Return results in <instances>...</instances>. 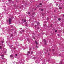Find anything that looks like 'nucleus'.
Wrapping results in <instances>:
<instances>
[{
	"label": "nucleus",
	"instance_id": "nucleus-1",
	"mask_svg": "<svg viewBox=\"0 0 64 64\" xmlns=\"http://www.w3.org/2000/svg\"><path fill=\"white\" fill-rule=\"evenodd\" d=\"M9 24H10L11 23V22L12 21V19L10 18H9Z\"/></svg>",
	"mask_w": 64,
	"mask_h": 64
},
{
	"label": "nucleus",
	"instance_id": "nucleus-2",
	"mask_svg": "<svg viewBox=\"0 0 64 64\" xmlns=\"http://www.w3.org/2000/svg\"><path fill=\"white\" fill-rule=\"evenodd\" d=\"M44 42L45 45H46V44H47V42H46V40H45V39L44 40Z\"/></svg>",
	"mask_w": 64,
	"mask_h": 64
},
{
	"label": "nucleus",
	"instance_id": "nucleus-3",
	"mask_svg": "<svg viewBox=\"0 0 64 64\" xmlns=\"http://www.w3.org/2000/svg\"><path fill=\"white\" fill-rule=\"evenodd\" d=\"M35 42H36V45H38V42H36V41H35Z\"/></svg>",
	"mask_w": 64,
	"mask_h": 64
},
{
	"label": "nucleus",
	"instance_id": "nucleus-4",
	"mask_svg": "<svg viewBox=\"0 0 64 64\" xmlns=\"http://www.w3.org/2000/svg\"><path fill=\"white\" fill-rule=\"evenodd\" d=\"M6 52H7V49H6L5 50V51L4 52V53H5V54L6 53Z\"/></svg>",
	"mask_w": 64,
	"mask_h": 64
},
{
	"label": "nucleus",
	"instance_id": "nucleus-5",
	"mask_svg": "<svg viewBox=\"0 0 64 64\" xmlns=\"http://www.w3.org/2000/svg\"><path fill=\"white\" fill-rule=\"evenodd\" d=\"M60 64H62V61L61 60L60 61Z\"/></svg>",
	"mask_w": 64,
	"mask_h": 64
},
{
	"label": "nucleus",
	"instance_id": "nucleus-6",
	"mask_svg": "<svg viewBox=\"0 0 64 64\" xmlns=\"http://www.w3.org/2000/svg\"><path fill=\"white\" fill-rule=\"evenodd\" d=\"M10 58H12L13 57V55H11L10 56Z\"/></svg>",
	"mask_w": 64,
	"mask_h": 64
},
{
	"label": "nucleus",
	"instance_id": "nucleus-7",
	"mask_svg": "<svg viewBox=\"0 0 64 64\" xmlns=\"http://www.w3.org/2000/svg\"><path fill=\"white\" fill-rule=\"evenodd\" d=\"M32 37H33V38L34 39H36V38H35V37L34 36H32Z\"/></svg>",
	"mask_w": 64,
	"mask_h": 64
},
{
	"label": "nucleus",
	"instance_id": "nucleus-8",
	"mask_svg": "<svg viewBox=\"0 0 64 64\" xmlns=\"http://www.w3.org/2000/svg\"><path fill=\"white\" fill-rule=\"evenodd\" d=\"M63 54H61V55H60V54H59V56H61V57H62V56H63Z\"/></svg>",
	"mask_w": 64,
	"mask_h": 64
},
{
	"label": "nucleus",
	"instance_id": "nucleus-9",
	"mask_svg": "<svg viewBox=\"0 0 64 64\" xmlns=\"http://www.w3.org/2000/svg\"><path fill=\"white\" fill-rule=\"evenodd\" d=\"M10 35L11 36H10V37H12V36H13V34H10Z\"/></svg>",
	"mask_w": 64,
	"mask_h": 64
},
{
	"label": "nucleus",
	"instance_id": "nucleus-10",
	"mask_svg": "<svg viewBox=\"0 0 64 64\" xmlns=\"http://www.w3.org/2000/svg\"><path fill=\"white\" fill-rule=\"evenodd\" d=\"M36 63H38V62L37 61V60H36Z\"/></svg>",
	"mask_w": 64,
	"mask_h": 64
},
{
	"label": "nucleus",
	"instance_id": "nucleus-11",
	"mask_svg": "<svg viewBox=\"0 0 64 64\" xmlns=\"http://www.w3.org/2000/svg\"><path fill=\"white\" fill-rule=\"evenodd\" d=\"M58 20L59 21H60V20H61V19L60 18H59L58 19Z\"/></svg>",
	"mask_w": 64,
	"mask_h": 64
},
{
	"label": "nucleus",
	"instance_id": "nucleus-12",
	"mask_svg": "<svg viewBox=\"0 0 64 64\" xmlns=\"http://www.w3.org/2000/svg\"><path fill=\"white\" fill-rule=\"evenodd\" d=\"M59 9H62V8H61V7H60L59 8Z\"/></svg>",
	"mask_w": 64,
	"mask_h": 64
},
{
	"label": "nucleus",
	"instance_id": "nucleus-13",
	"mask_svg": "<svg viewBox=\"0 0 64 64\" xmlns=\"http://www.w3.org/2000/svg\"><path fill=\"white\" fill-rule=\"evenodd\" d=\"M28 54H30V51H28Z\"/></svg>",
	"mask_w": 64,
	"mask_h": 64
},
{
	"label": "nucleus",
	"instance_id": "nucleus-14",
	"mask_svg": "<svg viewBox=\"0 0 64 64\" xmlns=\"http://www.w3.org/2000/svg\"><path fill=\"white\" fill-rule=\"evenodd\" d=\"M11 0H8V2H10Z\"/></svg>",
	"mask_w": 64,
	"mask_h": 64
},
{
	"label": "nucleus",
	"instance_id": "nucleus-15",
	"mask_svg": "<svg viewBox=\"0 0 64 64\" xmlns=\"http://www.w3.org/2000/svg\"><path fill=\"white\" fill-rule=\"evenodd\" d=\"M41 11H43V9H41Z\"/></svg>",
	"mask_w": 64,
	"mask_h": 64
},
{
	"label": "nucleus",
	"instance_id": "nucleus-16",
	"mask_svg": "<svg viewBox=\"0 0 64 64\" xmlns=\"http://www.w3.org/2000/svg\"><path fill=\"white\" fill-rule=\"evenodd\" d=\"M1 56L2 57H4V55H2Z\"/></svg>",
	"mask_w": 64,
	"mask_h": 64
},
{
	"label": "nucleus",
	"instance_id": "nucleus-17",
	"mask_svg": "<svg viewBox=\"0 0 64 64\" xmlns=\"http://www.w3.org/2000/svg\"><path fill=\"white\" fill-rule=\"evenodd\" d=\"M46 50V49L45 48L44 49V51H45Z\"/></svg>",
	"mask_w": 64,
	"mask_h": 64
},
{
	"label": "nucleus",
	"instance_id": "nucleus-18",
	"mask_svg": "<svg viewBox=\"0 0 64 64\" xmlns=\"http://www.w3.org/2000/svg\"><path fill=\"white\" fill-rule=\"evenodd\" d=\"M2 48V46H0V49H1Z\"/></svg>",
	"mask_w": 64,
	"mask_h": 64
},
{
	"label": "nucleus",
	"instance_id": "nucleus-19",
	"mask_svg": "<svg viewBox=\"0 0 64 64\" xmlns=\"http://www.w3.org/2000/svg\"><path fill=\"white\" fill-rule=\"evenodd\" d=\"M39 4L40 5H42V4L41 3H40Z\"/></svg>",
	"mask_w": 64,
	"mask_h": 64
},
{
	"label": "nucleus",
	"instance_id": "nucleus-20",
	"mask_svg": "<svg viewBox=\"0 0 64 64\" xmlns=\"http://www.w3.org/2000/svg\"><path fill=\"white\" fill-rule=\"evenodd\" d=\"M37 24H38V25H39V24H40V23L39 22H38L37 23Z\"/></svg>",
	"mask_w": 64,
	"mask_h": 64
},
{
	"label": "nucleus",
	"instance_id": "nucleus-21",
	"mask_svg": "<svg viewBox=\"0 0 64 64\" xmlns=\"http://www.w3.org/2000/svg\"><path fill=\"white\" fill-rule=\"evenodd\" d=\"M50 27H52V24H51V25H50Z\"/></svg>",
	"mask_w": 64,
	"mask_h": 64
},
{
	"label": "nucleus",
	"instance_id": "nucleus-22",
	"mask_svg": "<svg viewBox=\"0 0 64 64\" xmlns=\"http://www.w3.org/2000/svg\"><path fill=\"white\" fill-rule=\"evenodd\" d=\"M33 52H31V54H32L33 53Z\"/></svg>",
	"mask_w": 64,
	"mask_h": 64
},
{
	"label": "nucleus",
	"instance_id": "nucleus-23",
	"mask_svg": "<svg viewBox=\"0 0 64 64\" xmlns=\"http://www.w3.org/2000/svg\"><path fill=\"white\" fill-rule=\"evenodd\" d=\"M15 55H16V56H17L18 55V54H15Z\"/></svg>",
	"mask_w": 64,
	"mask_h": 64
},
{
	"label": "nucleus",
	"instance_id": "nucleus-24",
	"mask_svg": "<svg viewBox=\"0 0 64 64\" xmlns=\"http://www.w3.org/2000/svg\"><path fill=\"white\" fill-rule=\"evenodd\" d=\"M10 48H12V46H10Z\"/></svg>",
	"mask_w": 64,
	"mask_h": 64
},
{
	"label": "nucleus",
	"instance_id": "nucleus-25",
	"mask_svg": "<svg viewBox=\"0 0 64 64\" xmlns=\"http://www.w3.org/2000/svg\"><path fill=\"white\" fill-rule=\"evenodd\" d=\"M13 26H11V27H12V28H13Z\"/></svg>",
	"mask_w": 64,
	"mask_h": 64
},
{
	"label": "nucleus",
	"instance_id": "nucleus-26",
	"mask_svg": "<svg viewBox=\"0 0 64 64\" xmlns=\"http://www.w3.org/2000/svg\"><path fill=\"white\" fill-rule=\"evenodd\" d=\"M54 49H52V51H54Z\"/></svg>",
	"mask_w": 64,
	"mask_h": 64
},
{
	"label": "nucleus",
	"instance_id": "nucleus-27",
	"mask_svg": "<svg viewBox=\"0 0 64 64\" xmlns=\"http://www.w3.org/2000/svg\"><path fill=\"white\" fill-rule=\"evenodd\" d=\"M48 50H46V52H48Z\"/></svg>",
	"mask_w": 64,
	"mask_h": 64
},
{
	"label": "nucleus",
	"instance_id": "nucleus-28",
	"mask_svg": "<svg viewBox=\"0 0 64 64\" xmlns=\"http://www.w3.org/2000/svg\"><path fill=\"white\" fill-rule=\"evenodd\" d=\"M28 14H30V12H29L28 13Z\"/></svg>",
	"mask_w": 64,
	"mask_h": 64
},
{
	"label": "nucleus",
	"instance_id": "nucleus-29",
	"mask_svg": "<svg viewBox=\"0 0 64 64\" xmlns=\"http://www.w3.org/2000/svg\"><path fill=\"white\" fill-rule=\"evenodd\" d=\"M49 51H51V49H49Z\"/></svg>",
	"mask_w": 64,
	"mask_h": 64
},
{
	"label": "nucleus",
	"instance_id": "nucleus-30",
	"mask_svg": "<svg viewBox=\"0 0 64 64\" xmlns=\"http://www.w3.org/2000/svg\"><path fill=\"white\" fill-rule=\"evenodd\" d=\"M60 35L59 34H58V36H59Z\"/></svg>",
	"mask_w": 64,
	"mask_h": 64
},
{
	"label": "nucleus",
	"instance_id": "nucleus-31",
	"mask_svg": "<svg viewBox=\"0 0 64 64\" xmlns=\"http://www.w3.org/2000/svg\"><path fill=\"white\" fill-rule=\"evenodd\" d=\"M57 30H56L55 31V32H57Z\"/></svg>",
	"mask_w": 64,
	"mask_h": 64
},
{
	"label": "nucleus",
	"instance_id": "nucleus-32",
	"mask_svg": "<svg viewBox=\"0 0 64 64\" xmlns=\"http://www.w3.org/2000/svg\"><path fill=\"white\" fill-rule=\"evenodd\" d=\"M23 32H24V30H23L22 31Z\"/></svg>",
	"mask_w": 64,
	"mask_h": 64
},
{
	"label": "nucleus",
	"instance_id": "nucleus-33",
	"mask_svg": "<svg viewBox=\"0 0 64 64\" xmlns=\"http://www.w3.org/2000/svg\"><path fill=\"white\" fill-rule=\"evenodd\" d=\"M36 48H38V46H36Z\"/></svg>",
	"mask_w": 64,
	"mask_h": 64
},
{
	"label": "nucleus",
	"instance_id": "nucleus-34",
	"mask_svg": "<svg viewBox=\"0 0 64 64\" xmlns=\"http://www.w3.org/2000/svg\"><path fill=\"white\" fill-rule=\"evenodd\" d=\"M37 7H39L40 6H37Z\"/></svg>",
	"mask_w": 64,
	"mask_h": 64
},
{
	"label": "nucleus",
	"instance_id": "nucleus-35",
	"mask_svg": "<svg viewBox=\"0 0 64 64\" xmlns=\"http://www.w3.org/2000/svg\"><path fill=\"white\" fill-rule=\"evenodd\" d=\"M56 5H58V4H56Z\"/></svg>",
	"mask_w": 64,
	"mask_h": 64
},
{
	"label": "nucleus",
	"instance_id": "nucleus-36",
	"mask_svg": "<svg viewBox=\"0 0 64 64\" xmlns=\"http://www.w3.org/2000/svg\"><path fill=\"white\" fill-rule=\"evenodd\" d=\"M32 17H34V16H32Z\"/></svg>",
	"mask_w": 64,
	"mask_h": 64
},
{
	"label": "nucleus",
	"instance_id": "nucleus-37",
	"mask_svg": "<svg viewBox=\"0 0 64 64\" xmlns=\"http://www.w3.org/2000/svg\"><path fill=\"white\" fill-rule=\"evenodd\" d=\"M26 20H24V22H26Z\"/></svg>",
	"mask_w": 64,
	"mask_h": 64
},
{
	"label": "nucleus",
	"instance_id": "nucleus-38",
	"mask_svg": "<svg viewBox=\"0 0 64 64\" xmlns=\"http://www.w3.org/2000/svg\"><path fill=\"white\" fill-rule=\"evenodd\" d=\"M31 48H30V50H31Z\"/></svg>",
	"mask_w": 64,
	"mask_h": 64
},
{
	"label": "nucleus",
	"instance_id": "nucleus-39",
	"mask_svg": "<svg viewBox=\"0 0 64 64\" xmlns=\"http://www.w3.org/2000/svg\"><path fill=\"white\" fill-rule=\"evenodd\" d=\"M46 53H47V52H45V54H46Z\"/></svg>",
	"mask_w": 64,
	"mask_h": 64
},
{
	"label": "nucleus",
	"instance_id": "nucleus-40",
	"mask_svg": "<svg viewBox=\"0 0 64 64\" xmlns=\"http://www.w3.org/2000/svg\"><path fill=\"white\" fill-rule=\"evenodd\" d=\"M50 54V53H48V55H49Z\"/></svg>",
	"mask_w": 64,
	"mask_h": 64
},
{
	"label": "nucleus",
	"instance_id": "nucleus-41",
	"mask_svg": "<svg viewBox=\"0 0 64 64\" xmlns=\"http://www.w3.org/2000/svg\"><path fill=\"white\" fill-rule=\"evenodd\" d=\"M29 54H27V55H28Z\"/></svg>",
	"mask_w": 64,
	"mask_h": 64
},
{
	"label": "nucleus",
	"instance_id": "nucleus-42",
	"mask_svg": "<svg viewBox=\"0 0 64 64\" xmlns=\"http://www.w3.org/2000/svg\"><path fill=\"white\" fill-rule=\"evenodd\" d=\"M25 24H27V22H26Z\"/></svg>",
	"mask_w": 64,
	"mask_h": 64
},
{
	"label": "nucleus",
	"instance_id": "nucleus-43",
	"mask_svg": "<svg viewBox=\"0 0 64 64\" xmlns=\"http://www.w3.org/2000/svg\"><path fill=\"white\" fill-rule=\"evenodd\" d=\"M14 49H16V48H14Z\"/></svg>",
	"mask_w": 64,
	"mask_h": 64
},
{
	"label": "nucleus",
	"instance_id": "nucleus-44",
	"mask_svg": "<svg viewBox=\"0 0 64 64\" xmlns=\"http://www.w3.org/2000/svg\"><path fill=\"white\" fill-rule=\"evenodd\" d=\"M26 26H27V25L26 24Z\"/></svg>",
	"mask_w": 64,
	"mask_h": 64
},
{
	"label": "nucleus",
	"instance_id": "nucleus-45",
	"mask_svg": "<svg viewBox=\"0 0 64 64\" xmlns=\"http://www.w3.org/2000/svg\"><path fill=\"white\" fill-rule=\"evenodd\" d=\"M37 29H39V27Z\"/></svg>",
	"mask_w": 64,
	"mask_h": 64
},
{
	"label": "nucleus",
	"instance_id": "nucleus-46",
	"mask_svg": "<svg viewBox=\"0 0 64 64\" xmlns=\"http://www.w3.org/2000/svg\"><path fill=\"white\" fill-rule=\"evenodd\" d=\"M2 59H4V58H2Z\"/></svg>",
	"mask_w": 64,
	"mask_h": 64
},
{
	"label": "nucleus",
	"instance_id": "nucleus-47",
	"mask_svg": "<svg viewBox=\"0 0 64 64\" xmlns=\"http://www.w3.org/2000/svg\"><path fill=\"white\" fill-rule=\"evenodd\" d=\"M54 12H56V10H54Z\"/></svg>",
	"mask_w": 64,
	"mask_h": 64
},
{
	"label": "nucleus",
	"instance_id": "nucleus-48",
	"mask_svg": "<svg viewBox=\"0 0 64 64\" xmlns=\"http://www.w3.org/2000/svg\"><path fill=\"white\" fill-rule=\"evenodd\" d=\"M1 45H2V46H3V44H2Z\"/></svg>",
	"mask_w": 64,
	"mask_h": 64
},
{
	"label": "nucleus",
	"instance_id": "nucleus-49",
	"mask_svg": "<svg viewBox=\"0 0 64 64\" xmlns=\"http://www.w3.org/2000/svg\"><path fill=\"white\" fill-rule=\"evenodd\" d=\"M63 17H64V14L63 15Z\"/></svg>",
	"mask_w": 64,
	"mask_h": 64
},
{
	"label": "nucleus",
	"instance_id": "nucleus-50",
	"mask_svg": "<svg viewBox=\"0 0 64 64\" xmlns=\"http://www.w3.org/2000/svg\"><path fill=\"white\" fill-rule=\"evenodd\" d=\"M20 8H21V7H20Z\"/></svg>",
	"mask_w": 64,
	"mask_h": 64
},
{
	"label": "nucleus",
	"instance_id": "nucleus-51",
	"mask_svg": "<svg viewBox=\"0 0 64 64\" xmlns=\"http://www.w3.org/2000/svg\"><path fill=\"white\" fill-rule=\"evenodd\" d=\"M47 19V20H48V18Z\"/></svg>",
	"mask_w": 64,
	"mask_h": 64
},
{
	"label": "nucleus",
	"instance_id": "nucleus-52",
	"mask_svg": "<svg viewBox=\"0 0 64 64\" xmlns=\"http://www.w3.org/2000/svg\"><path fill=\"white\" fill-rule=\"evenodd\" d=\"M22 21H23V20H22Z\"/></svg>",
	"mask_w": 64,
	"mask_h": 64
},
{
	"label": "nucleus",
	"instance_id": "nucleus-53",
	"mask_svg": "<svg viewBox=\"0 0 64 64\" xmlns=\"http://www.w3.org/2000/svg\"><path fill=\"white\" fill-rule=\"evenodd\" d=\"M2 43H3V42H2Z\"/></svg>",
	"mask_w": 64,
	"mask_h": 64
},
{
	"label": "nucleus",
	"instance_id": "nucleus-54",
	"mask_svg": "<svg viewBox=\"0 0 64 64\" xmlns=\"http://www.w3.org/2000/svg\"><path fill=\"white\" fill-rule=\"evenodd\" d=\"M44 26H45V25H44Z\"/></svg>",
	"mask_w": 64,
	"mask_h": 64
}]
</instances>
